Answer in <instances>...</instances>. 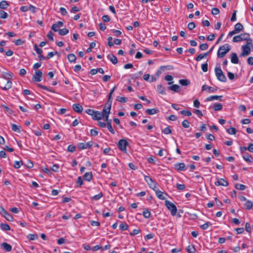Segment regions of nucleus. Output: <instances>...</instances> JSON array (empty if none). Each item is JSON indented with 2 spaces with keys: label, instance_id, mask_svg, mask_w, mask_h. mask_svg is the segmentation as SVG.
<instances>
[{
  "label": "nucleus",
  "instance_id": "f257e3e1",
  "mask_svg": "<svg viewBox=\"0 0 253 253\" xmlns=\"http://www.w3.org/2000/svg\"><path fill=\"white\" fill-rule=\"evenodd\" d=\"M232 41L234 42L246 41L248 44H250L251 42H253L252 39L250 38V34L247 33L241 34L239 35L234 37Z\"/></svg>",
  "mask_w": 253,
  "mask_h": 253
},
{
  "label": "nucleus",
  "instance_id": "f03ea898",
  "mask_svg": "<svg viewBox=\"0 0 253 253\" xmlns=\"http://www.w3.org/2000/svg\"><path fill=\"white\" fill-rule=\"evenodd\" d=\"M230 49L228 44H225L220 46L217 53V57L220 58L223 57L230 50Z\"/></svg>",
  "mask_w": 253,
  "mask_h": 253
},
{
  "label": "nucleus",
  "instance_id": "7ed1b4c3",
  "mask_svg": "<svg viewBox=\"0 0 253 253\" xmlns=\"http://www.w3.org/2000/svg\"><path fill=\"white\" fill-rule=\"evenodd\" d=\"M215 73L217 79L220 82H226L227 79L225 76L224 75L220 67H216L215 68Z\"/></svg>",
  "mask_w": 253,
  "mask_h": 253
},
{
  "label": "nucleus",
  "instance_id": "20e7f679",
  "mask_svg": "<svg viewBox=\"0 0 253 253\" xmlns=\"http://www.w3.org/2000/svg\"><path fill=\"white\" fill-rule=\"evenodd\" d=\"M165 206L170 211L171 215L174 216L176 215L177 210L176 206L173 203L166 200L165 201Z\"/></svg>",
  "mask_w": 253,
  "mask_h": 253
},
{
  "label": "nucleus",
  "instance_id": "39448f33",
  "mask_svg": "<svg viewBox=\"0 0 253 253\" xmlns=\"http://www.w3.org/2000/svg\"><path fill=\"white\" fill-rule=\"evenodd\" d=\"M252 42L250 44H246L242 46V53L240 54V56H245L249 55L251 52V47L252 46Z\"/></svg>",
  "mask_w": 253,
  "mask_h": 253
},
{
  "label": "nucleus",
  "instance_id": "423d86ee",
  "mask_svg": "<svg viewBox=\"0 0 253 253\" xmlns=\"http://www.w3.org/2000/svg\"><path fill=\"white\" fill-rule=\"evenodd\" d=\"M128 145V143L126 140L124 139H120L118 143L119 148L125 153L126 152V146Z\"/></svg>",
  "mask_w": 253,
  "mask_h": 253
},
{
  "label": "nucleus",
  "instance_id": "0eeeda50",
  "mask_svg": "<svg viewBox=\"0 0 253 253\" xmlns=\"http://www.w3.org/2000/svg\"><path fill=\"white\" fill-rule=\"evenodd\" d=\"M144 179L147 183L148 184L150 188L154 190L157 188V183L149 176H145Z\"/></svg>",
  "mask_w": 253,
  "mask_h": 253
},
{
  "label": "nucleus",
  "instance_id": "6e6552de",
  "mask_svg": "<svg viewBox=\"0 0 253 253\" xmlns=\"http://www.w3.org/2000/svg\"><path fill=\"white\" fill-rule=\"evenodd\" d=\"M93 145L92 141H88L87 143H79L77 145V148L79 150H82L85 149L89 148Z\"/></svg>",
  "mask_w": 253,
  "mask_h": 253
},
{
  "label": "nucleus",
  "instance_id": "1a4fd4ad",
  "mask_svg": "<svg viewBox=\"0 0 253 253\" xmlns=\"http://www.w3.org/2000/svg\"><path fill=\"white\" fill-rule=\"evenodd\" d=\"M0 213H1L4 218L9 221H12L13 220V217L7 212L4 208L0 206Z\"/></svg>",
  "mask_w": 253,
  "mask_h": 253
},
{
  "label": "nucleus",
  "instance_id": "9d476101",
  "mask_svg": "<svg viewBox=\"0 0 253 253\" xmlns=\"http://www.w3.org/2000/svg\"><path fill=\"white\" fill-rule=\"evenodd\" d=\"M42 73L40 70H38L35 72V75L33 77L32 80L34 82H39L42 81Z\"/></svg>",
  "mask_w": 253,
  "mask_h": 253
},
{
  "label": "nucleus",
  "instance_id": "9b49d317",
  "mask_svg": "<svg viewBox=\"0 0 253 253\" xmlns=\"http://www.w3.org/2000/svg\"><path fill=\"white\" fill-rule=\"evenodd\" d=\"M214 184L216 186H227L229 185L228 182L223 178H220L214 182Z\"/></svg>",
  "mask_w": 253,
  "mask_h": 253
},
{
  "label": "nucleus",
  "instance_id": "f8f14e48",
  "mask_svg": "<svg viewBox=\"0 0 253 253\" xmlns=\"http://www.w3.org/2000/svg\"><path fill=\"white\" fill-rule=\"evenodd\" d=\"M174 167V169L178 171H185L186 169L185 165L183 163H176Z\"/></svg>",
  "mask_w": 253,
  "mask_h": 253
},
{
  "label": "nucleus",
  "instance_id": "ddd939ff",
  "mask_svg": "<svg viewBox=\"0 0 253 253\" xmlns=\"http://www.w3.org/2000/svg\"><path fill=\"white\" fill-rule=\"evenodd\" d=\"M63 22L62 21H58L56 23H54L52 26V30L54 32H57L59 31L58 28L63 26Z\"/></svg>",
  "mask_w": 253,
  "mask_h": 253
},
{
  "label": "nucleus",
  "instance_id": "4468645a",
  "mask_svg": "<svg viewBox=\"0 0 253 253\" xmlns=\"http://www.w3.org/2000/svg\"><path fill=\"white\" fill-rule=\"evenodd\" d=\"M12 84L11 81L8 80L5 85L3 86V84L0 83V87L3 90H7L12 87Z\"/></svg>",
  "mask_w": 253,
  "mask_h": 253
},
{
  "label": "nucleus",
  "instance_id": "2eb2a0df",
  "mask_svg": "<svg viewBox=\"0 0 253 253\" xmlns=\"http://www.w3.org/2000/svg\"><path fill=\"white\" fill-rule=\"evenodd\" d=\"M0 246L2 249L6 252H10L12 250V246L6 242L2 243Z\"/></svg>",
  "mask_w": 253,
  "mask_h": 253
},
{
  "label": "nucleus",
  "instance_id": "dca6fc26",
  "mask_svg": "<svg viewBox=\"0 0 253 253\" xmlns=\"http://www.w3.org/2000/svg\"><path fill=\"white\" fill-rule=\"evenodd\" d=\"M73 108L75 112L78 113H82L83 110V107L79 103L73 104Z\"/></svg>",
  "mask_w": 253,
  "mask_h": 253
},
{
  "label": "nucleus",
  "instance_id": "f3484780",
  "mask_svg": "<svg viewBox=\"0 0 253 253\" xmlns=\"http://www.w3.org/2000/svg\"><path fill=\"white\" fill-rule=\"evenodd\" d=\"M223 96L222 95L218 96V95H212L211 96L208 97L206 98L207 101H212L213 100H218L219 101H222V98Z\"/></svg>",
  "mask_w": 253,
  "mask_h": 253
},
{
  "label": "nucleus",
  "instance_id": "a211bd4d",
  "mask_svg": "<svg viewBox=\"0 0 253 253\" xmlns=\"http://www.w3.org/2000/svg\"><path fill=\"white\" fill-rule=\"evenodd\" d=\"M207 90H208L209 92H214L217 90V89L208 86L207 85H203L202 87V90L205 91Z\"/></svg>",
  "mask_w": 253,
  "mask_h": 253
},
{
  "label": "nucleus",
  "instance_id": "6ab92c4d",
  "mask_svg": "<svg viewBox=\"0 0 253 253\" xmlns=\"http://www.w3.org/2000/svg\"><path fill=\"white\" fill-rule=\"evenodd\" d=\"M231 61L233 64H238L239 62V59L237 54L235 52H233L231 54Z\"/></svg>",
  "mask_w": 253,
  "mask_h": 253
},
{
  "label": "nucleus",
  "instance_id": "aec40b11",
  "mask_svg": "<svg viewBox=\"0 0 253 253\" xmlns=\"http://www.w3.org/2000/svg\"><path fill=\"white\" fill-rule=\"evenodd\" d=\"M103 117L102 114L97 111H95L94 115L92 116V119L94 120H101Z\"/></svg>",
  "mask_w": 253,
  "mask_h": 253
},
{
  "label": "nucleus",
  "instance_id": "412c9836",
  "mask_svg": "<svg viewBox=\"0 0 253 253\" xmlns=\"http://www.w3.org/2000/svg\"><path fill=\"white\" fill-rule=\"evenodd\" d=\"M159 112V110L156 108L147 109L145 111V113L149 115L157 114Z\"/></svg>",
  "mask_w": 253,
  "mask_h": 253
},
{
  "label": "nucleus",
  "instance_id": "4be33fe9",
  "mask_svg": "<svg viewBox=\"0 0 253 253\" xmlns=\"http://www.w3.org/2000/svg\"><path fill=\"white\" fill-rule=\"evenodd\" d=\"M108 59H110V61L113 64H116L118 63V59L117 57L113 54H109L107 56Z\"/></svg>",
  "mask_w": 253,
  "mask_h": 253
},
{
  "label": "nucleus",
  "instance_id": "5701e85b",
  "mask_svg": "<svg viewBox=\"0 0 253 253\" xmlns=\"http://www.w3.org/2000/svg\"><path fill=\"white\" fill-rule=\"evenodd\" d=\"M169 89L176 92H178L180 90V87L179 85L177 84H173L169 86Z\"/></svg>",
  "mask_w": 253,
  "mask_h": 253
},
{
  "label": "nucleus",
  "instance_id": "b1692460",
  "mask_svg": "<svg viewBox=\"0 0 253 253\" xmlns=\"http://www.w3.org/2000/svg\"><path fill=\"white\" fill-rule=\"evenodd\" d=\"M157 92L161 94H166V89L165 87L161 84H158L157 86Z\"/></svg>",
  "mask_w": 253,
  "mask_h": 253
},
{
  "label": "nucleus",
  "instance_id": "393cba45",
  "mask_svg": "<svg viewBox=\"0 0 253 253\" xmlns=\"http://www.w3.org/2000/svg\"><path fill=\"white\" fill-rule=\"evenodd\" d=\"M244 27L243 25L240 23H237L234 26V30L238 33H240L243 31Z\"/></svg>",
  "mask_w": 253,
  "mask_h": 253
},
{
  "label": "nucleus",
  "instance_id": "a878e982",
  "mask_svg": "<svg viewBox=\"0 0 253 253\" xmlns=\"http://www.w3.org/2000/svg\"><path fill=\"white\" fill-rule=\"evenodd\" d=\"M93 177L92 172H88L84 173V178L87 181H90L92 179Z\"/></svg>",
  "mask_w": 253,
  "mask_h": 253
},
{
  "label": "nucleus",
  "instance_id": "bb28decb",
  "mask_svg": "<svg viewBox=\"0 0 253 253\" xmlns=\"http://www.w3.org/2000/svg\"><path fill=\"white\" fill-rule=\"evenodd\" d=\"M155 191V193H156V194L157 196V197L159 199H161V200H164L165 199V197L164 196L163 194H164V193L158 189H155V190H154Z\"/></svg>",
  "mask_w": 253,
  "mask_h": 253
},
{
  "label": "nucleus",
  "instance_id": "cd10ccee",
  "mask_svg": "<svg viewBox=\"0 0 253 253\" xmlns=\"http://www.w3.org/2000/svg\"><path fill=\"white\" fill-rule=\"evenodd\" d=\"M1 77L7 80V81L10 80L12 78L11 74L8 72H2L1 73Z\"/></svg>",
  "mask_w": 253,
  "mask_h": 253
},
{
  "label": "nucleus",
  "instance_id": "c85d7f7f",
  "mask_svg": "<svg viewBox=\"0 0 253 253\" xmlns=\"http://www.w3.org/2000/svg\"><path fill=\"white\" fill-rule=\"evenodd\" d=\"M243 159L247 162L252 163L253 161V158L251 155L246 154L243 156Z\"/></svg>",
  "mask_w": 253,
  "mask_h": 253
},
{
  "label": "nucleus",
  "instance_id": "c756f323",
  "mask_svg": "<svg viewBox=\"0 0 253 253\" xmlns=\"http://www.w3.org/2000/svg\"><path fill=\"white\" fill-rule=\"evenodd\" d=\"M179 83L183 86H187L190 84V81L187 79H181L179 81Z\"/></svg>",
  "mask_w": 253,
  "mask_h": 253
},
{
  "label": "nucleus",
  "instance_id": "7c9ffc66",
  "mask_svg": "<svg viewBox=\"0 0 253 253\" xmlns=\"http://www.w3.org/2000/svg\"><path fill=\"white\" fill-rule=\"evenodd\" d=\"M9 4L6 0H2L0 2V8L2 9H5L8 6Z\"/></svg>",
  "mask_w": 253,
  "mask_h": 253
},
{
  "label": "nucleus",
  "instance_id": "2f4dec72",
  "mask_svg": "<svg viewBox=\"0 0 253 253\" xmlns=\"http://www.w3.org/2000/svg\"><path fill=\"white\" fill-rule=\"evenodd\" d=\"M103 196V194L102 192H100L99 194L94 195L90 198V199L93 201H98Z\"/></svg>",
  "mask_w": 253,
  "mask_h": 253
},
{
  "label": "nucleus",
  "instance_id": "473e14b6",
  "mask_svg": "<svg viewBox=\"0 0 253 253\" xmlns=\"http://www.w3.org/2000/svg\"><path fill=\"white\" fill-rule=\"evenodd\" d=\"M112 103V99H110L108 98L107 102L105 104L104 108L106 109L108 111L110 112V110L111 108V105Z\"/></svg>",
  "mask_w": 253,
  "mask_h": 253
},
{
  "label": "nucleus",
  "instance_id": "72a5a7b5",
  "mask_svg": "<svg viewBox=\"0 0 253 253\" xmlns=\"http://www.w3.org/2000/svg\"><path fill=\"white\" fill-rule=\"evenodd\" d=\"M106 126L107 127L109 131L112 133L114 134L115 131L114 129L113 128L111 125V120H109V121L106 124Z\"/></svg>",
  "mask_w": 253,
  "mask_h": 253
},
{
  "label": "nucleus",
  "instance_id": "f704fd0d",
  "mask_svg": "<svg viewBox=\"0 0 253 253\" xmlns=\"http://www.w3.org/2000/svg\"><path fill=\"white\" fill-rule=\"evenodd\" d=\"M223 106L221 103H215L213 105V109L215 111H220L222 109Z\"/></svg>",
  "mask_w": 253,
  "mask_h": 253
},
{
  "label": "nucleus",
  "instance_id": "c9c22d12",
  "mask_svg": "<svg viewBox=\"0 0 253 253\" xmlns=\"http://www.w3.org/2000/svg\"><path fill=\"white\" fill-rule=\"evenodd\" d=\"M76 58V56L74 54L70 53L68 55V59L70 62H75Z\"/></svg>",
  "mask_w": 253,
  "mask_h": 253
},
{
  "label": "nucleus",
  "instance_id": "e433bc0d",
  "mask_svg": "<svg viewBox=\"0 0 253 253\" xmlns=\"http://www.w3.org/2000/svg\"><path fill=\"white\" fill-rule=\"evenodd\" d=\"M0 227L4 231H9L10 230V226L6 223H1L0 224Z\"/></svg>",
  "mask_w": 253,
  "mask_h": 253
},
{
  "label": "nucleus",
  "instance_id": "4c0bfd02",
  "mask_svg": "<svg viewBox=\"0 0 253 253\" xmlns=\"http://www.w3.org/2000/svg\"><path fill=\"white\" fill-rule=\"evenodd\" d=\"M143 215L146 218H148L150 217L151 212L148 209L144 210L143 211Z\"/></svg>",
  "mask_w": 253,
  "mask_h": 253
},
{
  "label": "nucleus",
  "instance_id": "58836bf2",
  "mask_svg": "<svg viewBox=\"0 0 253 253\" xmlns=\"http://www.w3.org/2000/svg\"><path fill=\"white\" fill-rule=\"evenodd\" d=\"M195 249L193 245H189L186 248L187 253H195Z\"/></svg>",
  "mask_w": 253,
  "mask_h": 253
},
{
  "label": "nucleus",
  "instance_id": "ea45409f",
  "mask_svg": "<svg viewBox=\"0 0 253 253\" xmlns=\"http://www.w3.org/2000/svg\"><path fill=\"white\" fill-rule=\"evenodd\" d=\"M235 187L236 189L240 190H244L246 188V186L242 184L237 183L235 185Z\"/></svg>",
  "mask_w": 253,
  "mask_h": 253
},
{
  "label": "nucleus",
  "instance_id": "a19ab883",
  "mask_svg": "<svg viewBox=\"0 0 253 253\" xmlns=\"http://www.w3.org/2000/svg\"><path fill=\"white\" fill-rule=\"evenodd\" d=\"M244 206L247 210H250L253 207V203L251 201L248 200L244 204Z\"/></svg>",
  "mask_w": 253,
  "mask_h": 253
},
{
  "label": "nucleus",
  "instance_id": "79ce46f5",
  "mask_svg": "<svg viewBox=\"0 0 253 253\" xmlns=\"http://www.w3.org/2000/svg\"><path fill=\"white\" fill-rule=\"evenodd\" d=\"M58 32L60 35L64 36L66 35L69 33V30L66 28H63L62 29L59 30Z\"/></svg>",
  "mask_w": 253,
  "mask_h": 253
},
{
  "label": "nucleus",
  "instance_id": "37998d69",
  "mask_svg": "<svg viewBox=\"0 0 253 253\" xmlns=\"http://www.w3.org/2000/svg\"><path fill=\"white\" fill-rule=\"evenodd\" d=\"M120 229L122 231H125L128 229V226L126 223H122L119 226Z\"/></svg>",
  "mask_w": 253,
  "mask_h": 253
},
{
  "label": "nucleus",
  "instance_id": "c03bdc74",
  "mask_svg": "<svg viewBox=\"0 0 253 253\" xmlns=\"http://www.w3.org/2000/svg\"><path fill=\"white\" fill-rule=\"evenodd\" d=\"M226 131L230 134H235L237 132V129L232 127L227 129Z\"/></svg>",
  "mask_w": 253,
  "mask_h": 253
},
{
  "label": "nucleus",
  "instance_id": "a18cd8bd",
  "mask_svg": "<svg viewBox=\"0 0 253 253\" xmlns=\"http://www.w3.org/2000/svg\"><path fill=\"white\" fill-rule=\"evenodd\" d=\"M23 164V163L22 161H15L14 162V167L15 169H19L20 168V167Z\"/></svg>",
  "mask_w": 253,
  "mask_h": 253
},
{
  "label": "nucleus",
  "instance_id": "49530a36",
  "mask_svg": "<svg viewBox=\"0 0 253 253\" xmlns=\"http://www.w3.org/2000/svg\"><path fill=\"white\" fill-rule=\"evenodd\" d=\"M211 225V223L210 222H207L205 224L200 226V228L203 230L207 229L209 226Z\"/></svg>",
  "mask_w": 253,
  "mask_h": 253
},
{
  "label": "nucleus",
  "instance_id": "de8ad7c7",
  "mask_svg": "<svg viewBox=\"0 0 253 253\" xmlns=\"http://www.w3.org/2000/svg\"><path fill=\"white\" fill-rule=\"evenodd\" d=\"M8 14L2 10H0V18L2 19H5L7 18Z\"/></svg>",
  "mask_w": 253,
  "mask_h": 253
},
{
  "label": "nucleus",
  "instance_id": "09e8293b",
  "mask_svg": "<svg viewBox=\"0 0 253 253\" xmlns=\"http://www.w3.org/2000/svg\"><path fill=\"white\" fill-rule=\"evenodd\" d=\"M37 86L38 87H40V88H42L43 89L48 90L49 91H50V92H55L54 90H53V89L49 88L48 87H47V86H46L45 85H42L41 84H38Z\"/></svg>",
  "mask_w": 253,
  "mask_h": 253
},
{
  "label": "nucleus",
  "instance_id": "8fccbe9b",
  "mask_svg": "<svg viewBox=\"0 0 253 253\" xmlns=\"http://www.w3.org/2000/svg\"><path fill=\"white\" fill-rule=\"evenodd\" d=\"M11 129L15 132H19L20 131L19 126L14 124H12Z\"/></svg>",
  "mask_w": 253,
  "mask_h": 253
},
{
  "label": "nucleus",
  "instance_id": "3c124183",
  "mask_svg": "<svg viewBox=\"0 0 253 253\" xmlns=\"http://www.w3.org/2000/svg\"><path fill=\"white\" fill-rule=\"evenodd\" d=\"M180 113L181 115L185 116H190L192 115L191 112L188 110H182Z\"/></svg>",
  "mask_w": 253,
  "mask_h": 253
},
{
  "label": "nucleus",
  "instance_id": "603ef678",
  "mask_svg": "<svg viewBox=\"0 0 253 253\" xmlns=\"http://www.w3.org/2000/svg\"><path fill=\"white\" fill-rule=\"evenodd\" d=\"M165 80L167 81H169V82L168 83V84H171L172 82H170L173 80V77L171 75H166L165 77Z\"/></svg>",
  "mask_w": 253,
  "mask_h": 253
},
{
  "label": "nucleus",
  "instance_id": "864d4df0",
  "mask_svg": "<svg viewBox=\"0 0 253 253\" xmlns=\"http://www.w3.org/2000/svg\"><path fill=\"white\" fill-rule=\"evenodd\" d=\"M76 150V146L73 145H70L68 146L67 151L73 153Z\"/></svg>",
  "mask_w": 253,
  "mask_h": 253
},
{
  "label": "nucleus",
  "instance_id": "5fc2aeb1",
  "mask_svg": "<svg viewBox=\"0 0 253 253\" xmlns=\"http://www.w3.org/2000/svg\"><path fill=\"white\" fill-rule=\"evenodd\" d=\"M162 132L166 134H169L171 133V130L169 126H168L162 130Z\"/></svg>",
  "mask_w": 253,
  "mask_h": 253
},
{
  "label": "nucleus",
  "instance_id": "6e6d98bb",
  "mask_svg": "<svg viewBox=\"0 0 253 253\" xmlns=\"http://www.w3.org/2000/svg\"><path fill=\"white\" fill-rule=\"evenodd\" d=\"M141 232V230L139 229H134L132 232L129 233L130 235L134 236Z\"/></svg>",
  "mask_w": 253,
  "mask_h": 253
},
{
  "label": "nucleus",
  "instance_id": "4d7b16f0",
  "mask_svg": "<svg viewBox=\"0 0 253 253\" xmlns=\"http://www.w3.org/2000/svg\"><path fill=\"white\" fill-rule=\"evenodd\" d=\"M176 188L179 190H184L186 188L185 185L182 184H177Z\"/></svg>",
  "mask_w": 253,
  "mask_h": 253
},
{
  "label": "nucleus",
  "instance_id": "13d9d810",
  "mask_svg": "<svg viewBox=\"0 0 253 253\" xmlns=\"http://www.w3.org/2000/svg\"><path fill=\"white\" fill-rule=\"evenodd\" d=\"M116 100L120 102H126L127 101L126 98L121 96H118Z\"/></svg>",
  "mask_w": 253,
  "mask_h": 253
},
{
  "label": "nucleus",
  "instance_id": "bf43d9fd",
  "mask_svg": "<svg viewBox=\"0 0 253 253\" xmlns=\"http://www.w3.org/2000/svg\"><path fill=\"white\" fill-rule=\"evenodd\" d=\"M201 68L202 70L204 72H206L208 71V65L207 63H205L204 64H202L201 65Z\"/></svg>",
  "mask_w": 253,
  "mask_h": 253
},
{
  "label": "nucleus",
  "instance_id": "052dcab7",
  "mask_svg": "<svg viewBox=\"0 0 253 253\" xmlns=\"http://www.w3.org/2000/svg\"><path fill=\"white\" fill-rule=\"evenodd\" d=\"M245 230L248 233H251L252 229H251V225H250V224L248 222H247L245 224Z\"/></svg>",
  "mask_w": 253,
  "mask_h": 253
},
{
  "label": "nucleus",
  "instance_id": "680f3d73",
  "mask_svg": "<svg viewBox=\"0 0 253 253\" xmlns=\"http://www.w3.org/2000/svg\"><path fill=\"white\" fill-rule=\"evenodd\" d=\"M199 48L201 50H205L208 49V45L207 43H202L200 45Z\"/></svg>",
  "mask_w": 253,
  "mask_h": 253
},
{
  "label": "nucleus",
  "instance_id": "e2e57ef3",
  "mask_svg": "<svg viewBox=\"0 0 253 253\" xmlns=\"http://www.w3.org/2000/svg\"><path fill=\"white\" fill-rule=\"evenodd\" d=\"M182 126L184 128H188L189 127V123L187 120H185L182 122Z\"/></svg>",
  "mask_w": 253,
  "mask_h": 253
},
{
  "label": "nucleus",
  "instance_id": "0e129e2a",
  "mask_svg": "<svg viewBox=\"0 0 253 253\" xmlns=\"http://www.w3.org/2000/svg\"><path fill=\"white\" fill-rule=\"evenodd\" d=\"M98 134V132L96 129H91L90 130V135L91 136H96Z\"/></svg>",
  "mask_w": 253,
  "mask_h": 253
},
{
  "label": "nucleus",
  "instance_id": "69168bd1",
  "mask_svg": "<svg viewBox=\"0 0 253 253\" xmlns=\"http://www.w3.org/2000/svg\"><path fill=\"white\" fill-rule=\"evenodd\" d=\"M27 237L29 239V240L33 241V240H34L36 238H37L38 236L36 234H31L28 235Z\"/></svg>",
  "mask_w": 253,
  "mask_h": 253
},
{
  "label": "nucleus",
  "instance_id": "338daca9",
  "mask_svg": "<svg viewBox=\"0 0 253 253\" xmlns=\"http://www.w3.org/2000/svg\"><path fill=\"white\" fill-rule=\"evenodd\" d=\"M34 49L39 55L42 53V50L39 48L36 44L34 45Z\"/></svg>",
  "mask_w": 253,
  "mask_h": 253
},
{
  "label": "nucleus",
  "instance_id": "774afa93",
  "mask_svg": "<svg viewBox=\"0 0 253 253\" xmlns=\"http://www.w3.org/2000/svg\"><path fill=\"white\" fill-rule=\"evenodd\" d=\"M196 27L195 24L193 22H190L188 25V28L189 30H192Z\"/></svg>",
  "mask_w": 253,
  "mask_h": 253
}]
</instances>
